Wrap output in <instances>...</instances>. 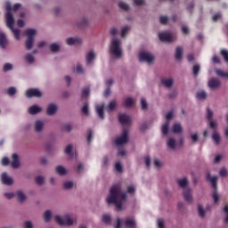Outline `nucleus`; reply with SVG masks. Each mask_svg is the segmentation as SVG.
Wrapping results in <instances>:
<instances>
[{
    "label": "nucleus",
    "instance_id": "31",
    "mask_svg": "<svg viewBox=\"0 0 228 228\" xmlns=\"http://www.w3.org/2000/svg\"><path fill=\"white\" fill-rule=\"evenodd\" d=\"M200 72V65L195 64L192 67V74H193L194 77H197V76H199Z\"/></svg>",
    "mask_w": 228,
    "mask_h": 228
},
{
    "label": "nucleus",
    "instance_id": "63",
    "mask_svg": "<svg viewBox=\"0 0 228 228\" xmlns=\"http://www.w3.org/2000/svg\"><path fill=\"white\" fill-rule=\"evenodd\" d=\"M158 225H159V228H165V222L163 221V219L158 220Z\"/></svg>",
    "mask_w": 228,
    "mask_h": 228
},
{
    "label": "nucleus",
    "instance_id": "16",
    "mask_svg": "<svg viewBox=\"0 0 228 228\" xmlns=\"http://www.w3.org/2000/svg\"><path fill=\"white\" fill-rule=\"evenodd\" d=\"M207 180H208L209 183H211L212 188H214V190L216 191V183L218 181V177L217 176H211V174L208 173L207 175Z\"/></svg>",
    "mask_w": 228,
    "mask_h": 228
},
{
    "label": "nucleus",
    "instance_id": "41",
    "mask_svg": "<svg viewBox=\"0 0 228 228\" xmlns=\"http://www.w3.org/2000/svg\"><path fill=\"white\" fill-rule=\"evenodd\" d=\"M50 50L52 51V53H56V51H60V45H58V44L56 43H53L50 45Z\"/></svg>",
    "mask_w": 228,
    "mask_h": 228
},
{
    "label": "nucleus",
    "instance_id": "27",
    "mask_svg": "<svg viewBox=\"0 0 228 228\" xmlns=\"http://www.w3.org/2000/svg\"><path fill=\"white\" fill-rule=\"evenodd\" d=\"M173 133H175V134L183 133V126H181V123H175L173 126Z\"/></svg>",
    "mask_w": 228,
    "mask_h": 228
},
{
    "label": "nucleus",
    "instance_id": "51",
    "mask_svg": "<svg viewBox=\"0 0 228 228\" xmlns=\"http://www.w3.org/2000/svg\"><path fill=\"white\" fill-rule=\"evenodd\" d=\"M115 108H117V102H115V101L110 102L108 106V110H110V111H113V110H115Z\"/></svg>",
    "mask_w": 228,
    "mask_h": 228
},
{
    "label": "nucleus",
    "instance_id": "18",
    "mask_svg": "<svg viewBox=\"0 0 228 228\" xmlns=\"http://www.w3.org/2000/svg\"><path fill=\"white\" fill-rule=\"evenodd\" d=\"M56 111H58V107L56 105H54L53 103L48 105L47 110H46L47 115L53 116L56 113Z\"/></svg>",
    "mask_w": 228,
    "mask_h": 228
},
{
    "label": "nucleus",
    "instance_id": "1",
    "mask_svg": "<svg viewBox=\"0 0 228 228\" xmlns=\"http://www.w3.org/2000/svg\"><path fill=\"white\" fill-rule=\"evenodd\" d=\"M127 199V193L122 192L120 189V185L114 184L110 190V195L107 197L108 204H114L116 206L118 211H122L124 209L123 200Z\"/></svg>",
    "mask_w": 228,
    "mask_h": 228
},
{
    "label": "nucleus",
    "instance_id": "62",
    "mask_svg": "<svg viewBox=\"0 0 228 228\" xmlns=\"http://www.w3.org/2000/svg\"><path fill=\"white\" fill-rule=\"evenodd\" d=\"M219 175H221V177H226L227 169H225V168L221 169L220 172H219Z\"/></svg>",
    "mask_w": 228,
    "mask_h": 228
},
{
    "label": "nucleus",
    "instance_id": "35",
    "mask_svg": "<svg viewBox=\"0 0 228 228\" xmlns=\"http://www.w3.org/2000/svg\"><path fill=\"white\" fill-rule=\"evenodd\" d=\"M25 61H27V63H33L35 61V56L31 53H28L25 55Z\"/></svg>",
    "mask_w": 228,
    "mask_h": 228
},
{
    "label": "nucleus",
    "instance_id": "14",
    "mask_svg": "<svg viewBox=\"0 0 228 228\" xmlns=\"http://www.w3.org/2000/svg\"><path fill=\"white\" fill-rule=\"evenodd\" d=\"M183 199L186 202L191 203L193 202V197L191 196V189L187 188L183 191Z\"/></svg>",
    "mask_w": 228,
    "mask_h": 228
},
{
    "label": "nucleus",
    "instance_id": "21",
    "mask_svg": "<svg viewBox=\"0 0 228 228\" xmlns=\"http://www.w3.org/2000/svg\"><path fill=\"white\" fill-rule=\"evenodd\" d=\"M42 129H44V123L40 120H37L35 122V131H36V133H41Z\"/></svg>",
    "mask_w": 228,
    "mask_h": 228
},
{
    "label": "nucleus",
    "instance_id": "47",
    "mask_svg": "<svg viewBox=\"0 0 228 228\" xmlns=\"http://www.w3.org/2000/svg\"><path fill=\"white\" fill-rule=\"evenodd\" d=\"M85 170V166L82 163H79L76 167L77 174H81Z\"/></svg>",
    "mask_w": 228,
    "mask_h": 228
},
{
    "label": "nucleus",
    "instance_id": "57",
    "mask_svg": "<svg viewBox=\"0 0 228 228\" xmlns=\"http://www.w3.org/2000/svg\"><path fill=\"white\" fill-rule=\"evenodd\" d=\"M221 55L224 58L226 63H228V52L227 50H221Z\"/></svg>",
    "mask_w": 228,
    "mask_h": 228
},
{
    "label": "nucleus",
    "instance_id": "19",
    "mask_svg": "<svg viewBox=\"0 0 228 228\" xmlns=\"http://www.w3.org/2000/svg\"><path fill=\"white\" fill-rule=\"evenodd\" d=\"M6 45H8V41L6 40V36H4V33L0 32V47L2 49L6 48Z\"/></svg>",
    "mask_w": 228,
    "mask_h": 228
},
{
    "label": "nucleus",
    "instance_id": "32",
    "mask_svg": "<svg viewBox=\"0 0 228 228\" xmlns=\"http://www.w3.org/2000/svg\"><path fill=\"white\" fill-rule=\"evenodd\" d=\"M10 29L13 32L14 38H16V40H20V30L19 28H14L13 27Z\"/></svg>",
    "mask_w": 228,
    "mask_h": 228
},
{
    "label": "nucleus",
    "instance_id": "6",
    "mask_svg": "<svg viewBox=\"0 0 228 228\" xmlns=\"http://www.w3.org/2000/svg\"><path fill=\"white\" fill-rule=\"evenodd\" d=\"M25 95L28 99H31V97H37L40 99V97H42V92L37 88H30L26 91Z\"/></svg>",
    "mask_w": 228,
    "mask_h": 228
},
{
    "label": "nucleus",
    "instance_id": "17",
    "mask_svg": "<svg viewBox=\"0 0 228 228\" xmlns=\"http://www.w3.org/2000/svg\"><path fill=\"white\" fill-rule=\"evenodd\" d=\"M28 111L29 115H37V113H40V111H42V108L38 107V105H32L28 108Z\"/></svg>",
    "mask_w": 228,
    "mask_h": 228
},
{
    "label": "nucleus",
    "instance_id": "20",
    "mask_svg": "<svg viewBox=\"0 0 228 228\" xmlns=\"http://www.w3.org/2000/svg\"><path fill=\"white\" fill-rule=\"evenodd\" d=\"M96 112L100 118L104 119V105H97Z\"/></svg>",
    "mask_w": 228,
    "mask_h": 228
},
{
    "label": "nucleus",
    "instance_id": "60",
    "mask_svg": "<svg viewBox=\"0 0 228 228\" xmlns=\"http://www.w3.org/2000/svg\"><path fill=\"white\" fill-rule=\"evenodd\" d=\"M2 165L4 167H8V165H10V159H8V157H4L3 159H2Z\"/></svg>",
    "mask_w": 228,
    "mask_h": 228
},
{
    "label": "nucleus",
    "instance_id": "56",
    "mask_svg": "<svg viewBox=\"0 0 228 228\" xmlns=\"http://www.w3.org/2000/svg\"><path fill=\"white\" fill-rule=\"evenodd\" d=\"M90 95V88L86 87L82 90V97H87Z\"/></svg>",
    "mask_w": 228,
    "mask_h": 228
},
{
    "label": "nucleus",
    "instance_id": "33",
    "mask_svg": "<svg viewBox=\"0 0 228 228\" xmlns=\"http://www.w3.org/2000/svg\"><path fill=\"white\" fill-rule=\"evenodd\" d=\"M180 188H186L188 186V179L183 178L177 181Z\"/></svg>",
    "mask_w": 228,
    "mask_h": 228
},
{
    "label": "nucleus",
    "instance_id": "44",
    "mask_svg": "<svg viewBox=\"0 0 228 228\" xmlns=\"http://www.w3.org/2000/svg\"><path fill=\"white\" fill-rule=\"evenodd\" d=\"M118 6L121 8V10H125V12L129 10V5L124 2H119Z\"/></svg>",
    "mask_w": 228,
    "mask_h": 228
},
{
    "label": "nucleus",
    "instance_id": "48",
    "mask_svg": "<svg viewBox=\"0 0 228 228\" xmlns=\"http://www.w3.org/2000/svg\"><path fill=\"white\" fill-rule=\"evenodd\" d=\"M44 176H37L36 177V184H38V186H42L44 184Z\"/></svg>",
    "mask_w": 228,
    "mask_h": 228
},
{
    "label": "nucleus",
    "instance_id": "25",
    "mask_svg": "<svg viewBox=\"0 0 228 228\" xmlns=\"http://www.w3.org/2000/svg\"><path fill=\"white\" fill-rule=\"evenodd\" d=\"M175 60H183V47L178 46L176 47L175 51Z\"/></svg>",
    "mask_w": 228,
    "mask_h": 228
},
{
    "label": "nucleus",
    "instance_id": "52",
    "mask_svg": "<svg viewBox=\"0 0 228 228\" xmlns=\"http://www.w3.org/2000/svg\"><path fill=\"white\" fill-rule=\"evenodd\" d=\"M65 153L68 154V156H72V144H69L66 147Z\"/></svg>",
    "mask_w": 228,
    "mask_h": 228
},
{
    "label": "nucleus",
    "instance_id": "3",
    "mask_svg": "<svg viewBox=\"0 0 228 228\" xmlns=\"http://www.w3.org/2000/svg\"><path fill=\"white\" fill-rule=\"evenodd\" d=\"M110 53L115 58H122V49H120V39L115 38L110 45Z\"/></svg>",
    "mask_w": 228,
    "mask_h": 228
},
{
    "label": "nucleus",
    "instance_id": "61",
    "mask_svg": "<svg viewBox=\"0 0 228 228\" xmlns=\"http://www.w3.org/2000/svg\"><path fill=\"white\" fill-rule=\"evenodd\" d=\"M160 24H168V17L167 16H161L159 18Z\"/></svg>",
    "mask_w": 228,
    "mask_h": 228
},
{
    "label": "nucleus",
    "instance_id": "5",
    "mask_svg": "<svg viewBox=\"0 0 228 228\" xmlns=\"http://www.w3.org/2000/svg\"><path fill=\"white\" fill-rule=\"evenodd\" d=\"M128 134L129 132L127 131V129H124L122 135L115 140L116 145H126V143H127V141L129 140Z\"/></svg>",
    "mask_w": 228,
    "mask_h": 228
},
{
    "label": "nucleus",
    "instance_id": "55",
    "mask_svg": "<svg viewBox=\"0 0 228 228\" xmlns=\"http://www.w3.org/2000/svg\"><path fill=\"white\" fill-rule=\"evenodd\" d=\"M82 113H84V115H88V113H90V110L88 109V103H85V105L83 106Z\"/></svg>",
    "mask_w": 228,
    "mask_h": 228
},
{
    "label": "nucleus",
    "instance_id": "53",
    "mask_svg": "<svg viewBox=\"0 0 228 228\" xmlns=\"http://www.w3.org/2000/svg\"><path fill=\"white\" fill-rule=\"evenodd\" d=\"M206 96L207 94H206V92L204 91L199 92L196 94L197 99H206Z\"/></svg>",
    "mask_w": 228,
    "mask_h": 228
},
{
    "label": "nucleus",
    "instance_id": "29",
    "mask_svg": "<svg viewBox=\"0 0 228 228\" xmlns=\"http://www.w3.org/2000/svg\"><path fill=\"white\" fill-rule=\"evenodd\" d=\"M161 83L167 88H170L172 86V85H174V81L171 78H168V79L164 78V79L161 80Z\"/></svg>",
    "mask_w": 228,
    "mask_h": 228
},
{
    "label": "nucleus",
    "instance_id": "7",
    "mask_svg": "<svg viewBox=\"0 0 228 228\" xmlns=\"http://www.w3.org/2000/svg\"><path fill=\"white\" fill-rule=\"evenodd\" d=\"M140 61H146V63H152L154 61V56L147 52H142L139 55Z\"/></svg>",
    "mask_w": 228,
    "mask_h": 228
},
{
    "label": "nucleus",
    "instance_id": "64",
    "mask_svg": "<svg viewBox=\"0 0 228 228\" xmlns=\"http://www.w3.org/2000/svg\"><path fill=\"white\" fill-rule=\"evenodd\" d=\"M25 228H33V223L31 221H26L24 223Z\"/></svg>",
    "mask_w": 228,
    "mask_h": 228
},
{
    "label": "nucleus",
    "instance_id": "23",
    "mask_svg": "<svg viewBox=\"0 0 228 228\" xmlns=\"http://www.w3.org/2000/svg\"><path fill=\"white\" fill-rule=\"evenodd\" d=\"M16 196H17V200L19 202H24V200H26V199H27L26 194H24V192H22V191H18L16 192Z\"/></svg>",
    "mask_w": 228,
    "mask_h": 228
},
{
    "label": "nucleus",
    "instance_id": "24",
    "mask_svg": "<svg viewBox=\"0 0 228 228\" xmlns=\"http://www.w3.org/2000/svg\"><path fill=\"white\" fill-rule=\"evenodd\" d=\"M55 172L56 174H58V175H65L67 174V169H65V167H63L62 166H57L55 168Z\"/></svg>",
    "mask_w": 228,
    "mask_h": 228
},
{
    "label": "nucleus",
    "instance_id": "49",
    "mask_svg": "<svg viewBox=\"0 0 228 228\" xmlns=\"http://www.w3.org/2000/svg\"><path fill=\"white\" fill-rule=\"evenodd\" d=\"M102 222L104 224H111V216H110L109 215H104L102 216Z\"/></svg>",
    "mask_w": 228,
    "mask_h": 228
},
{
    "label": "nucleus",
    "instance_id": "45",
    "mask_svg": "<svg viewBox=\"0 0 228 228\" xmlns=\"http://www.w3.org/2000/svg\"><path fill=\"white\" fill-rule=\"evenodd\" d=\"M13 69V65L12 63H5L4 65L3 70L4 72H8V70H12Z\"/></svg>",
    "mask_w": 228,
    "mask_h": 228
},
{
    "label": "nucleus",
    "instance_id": "42",
    "mask_svg": "<svg viewBox=\"0 0 228 228\" xmlns=\"http://www.w3.org/2000/svg\"><path fill=\"white\" fill-rule=\"evenodd\" d=\"M17 94V89L13 86H11L8 88L7 90V94L12 96V95H15Z\"/></svg>",
    "mask_w": 228,
    "mask_h": 228
},
{
    "label": "nucleus",
    "instance_id": "40",
    "mask_svg": "<svg viewBox=\"0 0 228 228\" xmlns=\"http://www.w3.org/2000/svg\"><path fill=\"white\" fill-rule=\"evenodd\" d=\"M198 211L201 218H204V216H206V210H204V208H202V205H198Z\"/></svg>",
    "mask_w": 228,
    "mask_h": 228
},
{
    "label": "nucleus",
    "instance_id": "12",
    "mask_svg": "<svg viewBox=\"0 0 228 228\" xmlns=\"http://www.w3.org/2000/svg\"><path fill=\"white\" fill-rule=\"evenodd\" d=\"M1 181H2L3 184H6V186H12V184H13V178L8 176V173L2 174Z\"/></svg>",
    "mask_w": 228,
    "mask_h": 228
},
{
    "label": "nucleus",
    "instance_id": "50",
    "mask_svg": "<svg viewBox=\"0 0 228 228\" xmlns=\"http://www.w3.org/2000/svg\"><path fill=\"white\" fill-rule=\"evenodd\" d=\"M115 168H116L117 172H119V174H122L124 172V168L122 167V164H120L119 162L116 163Z\"/></svg>",
    "mask_w": 228,
    "mask_h": 228
},
{
    "label": "nucleus",
    "instance_id": "39",
    "mask_svg": "<svg viewBox=\"0 0 228 228\" xmlns=\"http://www.w3.org/2000/svg\"><path fill=\"white\" fill-rule=\"evenodd\" d=\"M216 74H217V76H220V77H227L228 78V72H224L222 69H216Z\"/></svg>",
    "mask_w": 228,
    "mask_h": 228
},
{
    "label": "nucleus",
    "instance_id": "43",
    "mask_svg": "<svg viewBox=\"0 0 228 228\" xmlns=\"http://www.w3.org/2000/svg\"><path fill=\"white\" fill-rule=\"evenodd\" d=\"M207 118L209 122L213 120V110L209 108L207 109Z\"/></svg>",
    "mask_w": 228,
    "mask_h": 228
},
{
    "label": "nucleus",
    "instance_id": "58",
    "mask_svg": "<svg viewBox=\"0 0 228 228\" xmlns=\"http://www.w3.org/2000/svg\"><path fill=\"white\" fill-rule=\"evenodd\" d=\"M141 104H142V110H147V108H149V105L147 104V100L143 98L141 100Z\"/></svg>",
    "mask_w": 228,
    "mask_h": 228
},
{
    "label": "nucleus",
    "instance_id": "46",
    "mask_svg": "<svg viewBox=\"0 0 228 228\" xmlns=\"http://www.w3.org/2000/svg\"><path fill=\"white\" fill-rule=\"evenodd\" d=\"M73 186H74V183L73 182H65L63 183L64 190H70V188H72Z\"/></svg>",
    "mask_w": 228,
    "mask_h": 228
},
{
    "label": "nucleus",
    "instance_id": "34",
    "mask_svg": "<svg viewBox=\"0 0 228 228\" xmlns=\"http://www.w3.org/2000/svg\"><path fill=\"white\" fill-rule=\"evenodd\" d=\"M212 139L215 142L216 145L220 144V134L218 133L214 132V134L212 135Z\"/></svg>",
    "mask_w": 228,
    "mask_h": 228
},
{
    "label": "nucleus",
    "instance_id": "11",
    "mask_svg": "<svg viewBox=\"0 0 228 228\" xmlns=\"http://www.w3.org/2000/svg\"><path fill=\"white\" fill-rule=\"evenodd\" d=\"M118 121L121 126H129L131 124V118L126 114H119Z\"/></svg>",
    "mask_w": 228,
    "mask_h": 228
},
{
    "label": "nucleus",
    "instance_id": "8",
    "mask_svg": "<svg viewBox=\"0 0 228 228\" xmlns=\"http://www.w3.org/2000/svg\"><path fill=\"white\" fill-rule=\"evenodd\" d=\"M159 38L160 40V42H174V36H172V34L170 33H167V32H160L159 34Z\"/></svg>",
    "mask_w": 228,
    "mask_h": 228
},
{
    "label": "nucleus",
    "instance_id": "2",
    "mask_svg": "<svg viewBox=\"0 0 228 228\" xmlns=\"http://www.w3.org/2000/svg\"><path fill=\"white\" fill-rule=\"evenodd\" d=\"M27 35V40L25 43V47L28 51L31 50L33 47V44L35 42V36L37 35V30L35 28H28L25 31Z\"/></svg>",
    "mask_w": 228,
    "mask_h": 228
},
{
    "label": "nucleus",
    "instance_id": "26",
    "mask_svg": "<svg viewBox=\"0 0 228 228\" xmlns=\"http://www.w3.org/2000/svg\"><path fill=\"white\" fill-rule=\"evenodd\" d=\"M94 60H95V53L94 52H89L86 55V64L90 65Z\"/></svg>",
    "mask_w": 228,
    "mask_h": 228
},
{
    "label": "nucleus",
    "instance_id": "4",
    "mask_svg": "<svg viewBox=\"0 0 228 228\" xmlns=\"http://www.w3.org/2000/svg\"><path fill=\"white\" fill-rule=\"evenodd\" d=\"M55 222L59 225H73L74 224V220L70 218L69 216H65L64 218H62L60 216H55Z\"/></svg>",
    "mask_w": 228,
    "mask_h": 228
},
{
    "label": "nucleus",
    "instance_id": "37",
    "mask_svg": "<svg viewBox=\"0 0 228 228\" xmlns=\"http://www.w3.org/2000/svg\"><path fill=\"white\" fill-rule=\"evenodd\" d=\"M167 147H169L171 150L175 149V140L174 138H170L167 141Z\"/></svg>",
    "mask_w": 228,
    "mask_h": 228
},
{
    "label": "nucleus",
    "instance_id": "36",
    "mask_svg": "<svg viewBox=\"0 0 228 228\" xmlns=\"http://www.w3.org/2000/svg\"><path fill=\"white\" fill-rule=\"evenodd\" d=\"M170 126V123L167 121L162 126V134L167 136L168 134V126Z\"/></svg>",
    "mask_w": 228,
    "mask_h": 228
},
{
    "label": "nucleus",
    "instance_id": "38",
    "mask_svg": "<svg viewBox=\"0 0 228 228\" xmlns=\"http://www.w3.org/2000/svg\"><path fill=\"white\" fill-rule=\"evenodd\" d=\"M129 29H131V27H129V26L123 27V28L121 30L122 38H126V35H127Z\"/></svg>",
    "mask_w": 228,
    "mask_h": 228
},
{
    "label": "nucleus",
    "instance_id": "9",
    "mask_svg": "<svg viewBox=\"0 0 228 228\" xmlns=\"http://www.w3.org/2000/svg\"><path fill=\"white\" fill-rule=\"evenodd\" d=\"M220 85H222V82H220V79L216 77H212L208 80V86L211 90L220 88Z\"/></svg>",
    "mask_w": 228,
    "mask_h": 228
},
{
    "label": "nucleus",
    "instance_id": "10",
    "mask_svg": "<svg viewBox=\"0 0 228 228\" xmlns=\"http://www.w3.org/2000/svg\"><path fill=\"white\" fill-rule=\"evenodd\" d=\"M6 25L9 29H13V25L15 24V19L13 18V14L12 12H6L5 14Z\"/></svg>",
    "mask_w": 228,
    "mask_h": 228
},
{
    "label": "nucleus",
    "instance_id": "54",
    "mask_svg": "<svg viewBox=\"0 0 228 228\" xmlns=\"http://www.w3.org/2000/svg\"><path fill=\"white\" fill-rule=\"evenodd\" d=\"M213 200L215 204H218V200H220V196L218 195V192H216V191H215L213 193Z\"/></svg>",
    "mask_w": 228,
    "mask_h": 228
},
{
    "label": "nucleus",
    "instance_id": "13",
    "mask_svg": "<svg viewBox=\"0 0 228 228\" xmlns=\"http://www.w3.org/2000/svg\"><path fill=\"white\" fill-rule=\"evenodd\" d=\"M83 40L79 37H69L66 39V44L68 45H80L82 44Z\"/></svg>",
    "mask_w": 228,
    "mask_h": 228
},
{
    "label": "nucleus",
    "instance_id": "59",
    "mask_svg": "<svg viewBox=\"0 0 228 228\" xmlns=\"http://www.w3.org/2000/svg\"><path fill=\"white\" fill-rule=\"evenodd\" d=\"M94 138V131L91 129L88 130V135H87V142L90 143L92 142V139Z\"/></svg>",
    "mask_w": 228,
    "mask_h": 228
},
{
    "label": "nucleus",
    "instance_id": "15",
    "mask_svg": "<svg viewBox=\"0 0 228 228\" xmlns=\"http://www.w3.org/2000/svg\"><path fill=\"white\" fill-rule=\"evenodd\" d=\"M12 158V161L11 163L12 167L19 168V167H20V161H19V155H17V153H13Z\"/></svg>",
    "mask_w": 228,
    "mask_h": 228
},
{
    "label": "nucleus",
    "instance_id": "28",
    "mask_svg": "<svg viewBox=\"0 0 228 228\" xmlns=\"http://www.w3.org/2000/svg\"><path fill=\"white\" fill-rule=\"evenodd\" d=\"M134 104V99L128 97L124 101L125 108H131Z\"/></svg>",
    "mask_w": 228,
    "mask_h": 228
},
{
    "label": "nucleus",
    "instance_id": "22",
    "mask_svg": "<svg viewBox=\"0 0 228 228\" xmlns=\"http://www.w3.org/2000/svg\"><path fill=\"white\" fill-rule=\"evenodd\" d=\"M125 225L128 228H136V221H134V219H126L125 221Z\"/></svg>",
    "mask_w": 228,
    "mask_h": 228
},
{
    "label": "nucleus",
    "instance_id": "30",
    "mask_svg": "<svg viewBox=\"0 0 228 228\" xmlns=\"http://www.w3.org/2000/svg\"><path fill=\"white\" fill-rule=\"evenodd\" d=\"M43 216L45 218V222H51V218H53V213L51 212V210H46L44 213Z\"/></svg>",
    "mask_w": 228,
    "mask_h": 228
}]
</instances>
